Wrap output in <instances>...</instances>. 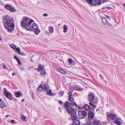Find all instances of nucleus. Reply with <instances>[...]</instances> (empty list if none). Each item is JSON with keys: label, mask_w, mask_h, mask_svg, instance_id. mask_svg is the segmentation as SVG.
Masks as SVG:
<instances>
[{"label": "nucleus", "mask_w": 125, "mask_h": 125, "mask_svg": "<svg viewBox=\"0 0 125 125\" xmlns=\"http://www.w3.org/2000/svg\"><path fill=\"white\" fill-rule=\"evenodd\" d=\"M5 28L9 32H12L14 27V21L12 18L10 19V17L7 15L2 20Z\"/></svg>", "instance_id": "nucleus-1"}, {"label": "nucleus", "mask_w": 125, "mask_h": 125, "mask_svg": "<svg viewBox=\"0 0 125 125\" xmlns=\"http://www.w3.org/2000/svg\"><path fill=\"white\" fill-rule=\"evenodd\" d=\"M75 105L77 106V105L76 104L75 102L73 103H70L69 101L66 102L64 104V106L66 109L67 112L71 115V118L73 117H75L76 115V112L74 108L69 107V106H73Z\"/></svg>", "instance_id": "nucleus-2"}, {"label": "nucleus", "mask_w": 125, "mask_h": 125, "mask_svg": "<svg viewBox=\"0 0 125 125\" xmlns=\"http://www.w3.org/2000/svg\"><path fill=\"white\" fill-rule=\"evenodd\" d=\"M4 7L7 10H9L11 12H14L16 11L14 7L9 4H6Z\"/></svg>", "instance_id": "nucleus-3"}, {"label": "nucleus", "mask_w": 125, "mask_h": 125, "mask_svg": "<svg viewBox=\"0 0 125 125\" xmlns=\"http://www.w3.org/2000/svg\"><path fill=\"white\" fill-rule=\"evenodd\" d=\"M88 121L90 122L93 120L94 115V113L91 111H89L88 113Z\"/></svg>", "instance_id": "nucleus-4"}, {"label": "nucleus", "mask_w": 125, "mask_h": 125, "mask_svg": "<svg viewBox=\"0 0 125 125\" xmlns=\"http://www.w3.org/2000/svg\"><path fill=\"white\" fill-rule=\"evenodd\" d=\"M73 120V125H80V121L78 120V118L77 115L75 117L73 116L71 118Z\"/></svg>", "instance_id": "nucleus-5"}, {"label": "nucleus", "mask_w": 125, "mask_h": 125, "mask_svg": "<svg viewBox=\"0 0 125 125\" xmlns=\"http://www.w3.org/2000/svg\"><path fill=\"white\" fill-rule=\"evenodd\" d=\"M78 114L80 118L83 119L87 115V113L85 111L79 110L78 111Z\"/></svg>", "instance_id": "nucleus-6"}, {"label": "nucleus", "mask_w": 125, "mask_h": 125, "mask_svg": "<svg viewBox=\"0 0 125 125\" xmlns=\"http://www.w3.org/2000/svg\"><path fill=\"white\" fill-rule=\"evenodd\" d=\"M3 95L7 98H8L9 100H12L13 99V97L11 94L7 91H5L4 92Z\"/></svg>", "instance_id": "nucleus-7"}, {"label": "nucleus", "mask_w": 125, "mask_h": 125, "mask_svg": "<svg viewBox=\"0 0 125 125\" xmlns=\"http://www.w3.org/2000/svg\"><path fill=\"white\" fill-rule=\"evenodd\" d=\"M107 119L109 121L110 120H113L116 119L117 117L115 114H110L107 116Z\"/></svg>", "instance_id": "nucleus-8"}, {"label": "nucleus", "mask_w": 125, "mask_h": 125, "mask_svg": "<svg viewBox=\"0 0 125 125\" xmlns=\"http://www.w3.org/2000/svg\"><path fill=\"white\" fill-rule=\"evenodd\" d=\"M102 2V0H94L93 6L100 5L101 4Z\"/></svg>", "instance_id": "nucleus-9"}, {"label": "nucleus", "mask_w": 125, "mask_h": 125, "mask_svg": "<svg viewBox=\"0 0 125 125\" xmlns=\"http://www.w3.org/2000/svg\"><path fill=\"white\" fill-rule=\"evenodd\" d=\"M69 95L68 100L70 101L71 103L73 102H74V99L73 98V96L72 95V92H69L68 93Z\"/></svg>", "instance_id": "nucleus-10"}, {"label": "nucleus", "mask_w": 125, "mask_h": 125, "mask_svg": "<svg viewBox=\"0 0 125 125\" xmlns=\"http://www.w3.org/2000/svg\"><path fill=\"white\" fill-rule=\"evenodd\" d=\"M121 118H118L117 119H115L113 122L118 125H121V122L123 123V121L122 120H121Z\"/></svg>", "instance_id": "nucleus-11"}, {"label": "nucleus", "mask_w": 125, "mask_h": 125, "mask_svg": "<svg viewBox=\"0 0 125 125\" xmlns=\"http://www.w3.org/2000/svg\"><path fill=\"white\" fill-rule=\"evenodd\" d=\"M95 95L93 94H89L88 97V100L89 101L92 102L95 97Z\"/></svg>", "instance_id": "nucleus-12"}, {"label": "nucleus", "mask_w": 125, "mask_h": 125, "mask_svg": "<svg viewBox=\"0 0 125 125\" xmlns=\"http://www.w3.org/2000/svg\"><path fill=\"white\" fill-rule=\"evenodd\" d=\"M83 107L84 109L86 111H89L91 110L90 106L88 104H84Z\"/></svg>", "instance_id": "nucleus-13"}, {"label": "nucleus", "mask_w": 125, "mask_h": 125, "mask_svg": "<svg viewBox=\"0 0 125 125\" xmlns=\"http://www.w3.org/2000/svg\"><path fill=\"white\" fill-rule=\"evenodd\" d=\"M93 102L92 103V102H90L89 103V104L90 105L91 110L93 111L96 108V106L94 104Z\"/></svg>", "instance_id": "nucleus-14"}, {"label": "nucleus", "mask_w": 125, "mask_h": 125, "mask_svg": "<svg viewBox=\"0 0 125 125\" xmlns=\"http://www.w3.org/2000/svg\"><path fill=\"white\" fill-rule=\"evenodd\" d=\"M0 105L1 108H2L6 106L5 103L3 102V101L0 99Z\"/></svg>", "instance_id": "nucleus-15"}, {"label": "nucleus", "mask_w": 125, "mask_h": 125, "mask_svg": "<svg viewBox=\"0 0 125 125\" xmlns=\"http://www.w3.org/2000/svg\"><path fill=\"white\" fill-rule=\"evenodd\" d=\"M73 88L74 90L79 91H81L83 90V89L81 88V87L78 85L75 86L74 87H73Z\"/></svg>", "instance_id": "nucleus-16"}, {"label": "nucleus", "mask_w": 125, "mask_h": 125, "mask_svg": "<svg viewBox=\"0 0 125 125\" xmlns=\"http://www.w3.org/2000/svg\"><path fill=\"white\" fill-rule=\"evenodd\" d=\"M38 68H37L38 71H41V70H43L44 68V66L43 65H42L41 64H39L38 65Z\"/></svg>", "instance_id": "nucleus-17"}, {"label": "nucleus", "mask_w": 125, "mask_h": 125, "mask_svg": "<svg viewBox=\"0 0 125 125\" xmlns=\"http://www.w3.org/2000/svg\"><path fill=\"white\" fill-rule=\"evenodd\" d=\"M102 20L103 24L104 25H106L107 24L108 22L106 18L104 17L102 18Z\"/></svg>", "instance_id": "nucleus-18"}, {"label": "nucleus", "mask_w": 125, "mask_h": 125, "mask_svg": "<svg viewBox=\"0 0 125 125\" xmlns=\"http://www.w3.org/2000/svg\"><path fill=\"white\" fill-rule=\"evenodd\" d=\"M15 94L16 97L17 98H19L21 97L22 95V94L19 92H16Z\"/></svg>", "instance_id": "nucleus-19"}, {"label": "nucleus", "mask_w": 125, "mask_h": 125, "mask_svg": "<svg viewBox=\"0 0 125 125\" xmlns=\"http://www.w3.org/2000/svg\"><path fill=\"white\" fill-rule=\"evenodd\" d=\"M21 24L22 27L24 28L27 25V23L22 20L21 21Z\"/></svg>", "instance_id": "nucleus-20"}, {"label": "nucleus", "mask_w": 125, "mask_h": 125, "mask_svg": "<svg viewBox=\"0 0 125 125\" xmlns=\"http://www.w3.org/2000/svg\"><path fill=\"white\" fill-rule=\"evenodd\" d=\"M94 0H86V2L89 3L91 6H93V2Z\"/></svg>", "instance_id": "nucleus-21"}, {"label": "nucleus", "mask_w": 125, "mask_h": 125, "mask_svg": "<svg viewBox=\"0 0 125 125\" xmlns=\"http://www.w3.org/2000/svg\"><path fill=\"white\" fill-rule=\"evenodd\" d=\"M25 29L27 31H33V29L31 28L30 26L27 25L25 27Z\"/></svg>", "instance_id": "nucleus-22"}, {"label": "nucleus", "mask_w": 125, "mask_h": 125, "mask_svg": "<svg viewBox=\"0 0 125 125\" xmlns=\"http://www.w3.org/2000/svg\"><path fill=\"white\" fill-rule=\"evenodd\" d=\"M37 89L38 91V92L39 93L41 92L43 90V88H42V85H40L38 87Z\"/></svg>", "instance_id": "nucleus-23"}, {"label": "nucleus", "mask_w": 125, "mask_h": 125, "mask_svg": "<svg viewBox=\"0 0 125 125\" xmlns=\"http://www.w3.org/2000/svg\"><path fill=\"white\" fill-rule=\"evenodd\" d=\"M46 94L50 96H54L53 94H52V91L51 89H50L49 91L47 92Z\"/></svg>", "instance_id": "nucleus-24"}, {"label": "nucleus", "mask_w": 125, "mask_h": 125, "mask_svg": "<svg viewBox=\"0 0 125 125\" xmlns=\"http://www.w3.org/2000/svg\"><path fill=\"white\" fill-rule=\"evenodd\" d=\"M63 32L64 33H65L67 31V30L68 29L67 26L66 25H63Z\"/></svg>", "instance_id": "nucleus-25"}, {"label": "nucleus", "mask_w": 125, "mask_h": 125, "mask_svg": "<svg viewBox=\"0 0 125 125\" xmlns=\"http://www.w3.org/2000/svg\"><path fill=\"white\" fill-rule=\"evenodd\" d=\"M31 27L33 29H35L36 28H38V26L37 24L35 23H33L31 25Z\"/></svg>", "instance_id": "nucleus-26"}, {"label": "nucleus", "mask_w": 125, "mask_h": 125, "mask_svg": "<svg viewBox=\"0 0 125 125\" xmlns=\"http://www.w3.org/2000/svg\"><path fill=\"white\" fill-rule=\"evenodd\" d=\"M57 70L59 72H60L61 73L63 74H65L66 73L65 71L60 68H58L57 69Z\"/></svg>", "instance_id": "nucleus-27"}, {"label": "nucleus", "mask_w": 125, "mask_h": 125, "mask_svg": "<svg viewBox=\"0 0 125 125\" xmlns=\"http://www.w3.org/2000/svg\"><path fill=\"white\" fill-rule=\"evenodd\" d=\"M93 124L95 125H98V124L100 123V121L94 119L93 121Z\"/></svg>", "instance_id": "nucleus-28"}, {"label": "nucleus", "mask_w": 125, "mask_h": 125, "mask_svg": "<svg viewBox=\"0 0 125 125\" xmlns=\"http://www.w3.org/2000/svg\"><path fill=\"white\" fill-rule=\"evenodd\" d=\"M38 28H36L34 30V32L35 34L37 35L40 32V30L39 29H38Z\"/></svg>", "instance_id": "nucleus-29"}, {"label": "nucleus", "mask_w": 125, "mask_h": 125, "mask_svg": "<svg viewBox=\"0 0 125 125\" xmlns=\"http://www.w3.org/2000/svg\"><path fill=\"white\" fill-rule=\"evenodd\" d=\"M92 101L93 104H96L98 102V98H94V99H93Z\"/></svg>", "instance_id": "nucleus-30"}, {"label": "nucleus", "mask_w": 125, "mask_h": 125, "mask_svg": "<svg viewBox=\"0 0 125 125\" xmlns=\"http://www.w3.org/2000/svg\"><path fill=\"white\" fill-rule=\"evenodd\" d=\"M46 73L45 70H42L40 74L41 75L43 76Z\"/></svg>", "instance_id": "nucleus-31"}, {"label": "nucleus", "mask_w": 125, "mask_h": 125, "mask_svg": "<svg viewBox=\"0 0 125 125\" xmlns=\"http://www.w3.org/2000/svg\"><path fill=\"white\" fill-rule=\"evenodd\" d=\"M10 47L12 49L15 50L16 47V46L13 44H11L10 45Z\"/></svg>", "instance_id": "nucleus-32"}, {"label": "nucleus", "mask_w": 125, "mask_h": 125, "mask_svg": "<svg viewBox=\"0 0 125 125\" xmlns=\"http://www.w3.org/2000/svg\"><path fill=\"white\" fill-rule=\"evenodd\" d=\"M47 86H48V85L47 84H45L44 85V86L43 87V88L44 90L45 91H47L48 90Z\"/></svg>", "instance_id": "nucleus-33"}, {"label": "nucleus", "mask_w": 125, "mask_h": 125, "mask_svg": "<svg viewBox=\"0 0 125 125\" xmlns=\"http://www.w3.org/2000/svg\"><path fill=\"white\" fill-rule=\"evenodd\" d=\"M21 119L24 121H27V117L25 116L24 115H23L21 116Z\"/></svg>", "instance_id": "nucleus-34"}, {"label": "nucleus", "mask_w": 125, "mask_h": 125, "mask_svg": "<svg viewBox=\"0 0 125 125\" xmlns=\"http://www.w3.org/2000/svg\"><path fill=\"white\" fill-rule=\"evenodd\" d=\"M29 20V18H28L25 17L23 18V21H24L25 22L27 23V22Z\"/></svg>", "instance_id": "nucleus-35"}, {"label": "nucleus", "mask_w": 125, "mask_h": 125, "mask_svg": "<svg viewBox=\"0 0 125 125\" xmlns=\"http://www.w3.org/2000/svg\"><path fill=\"white\" fill-rule=\"evenodd\" d=\"M53 27H51L49 29V31L50 32H52L53 31Z\"/></svg>", "instance_id": "nucleus-36"}, {"label": "nucleus", "mask_w": 125, "mask_h": 125, "mask_svg": "<svg viewBox=\"0 0 125 125\" xmlns=\"http://www.w3.org/2000/svg\"><path fill=\"white\" fill-rule=\"evenodd\" d=\"M18 54L23 56L26 55V54L24 53L23 52H21L20 53H19Z\"/></svg>", "instance_id": "nucleus-37"}, {"label": "nucleus", "mask_w": 125, "mask_h": 125, "mask_svg": "<svg viewBox=\"0 0 125 125\" xmlns=\"http://www.w3.org/2000/svg\"><path fill=\"white\" fill-rule=\"evenodd\" d=\"M16 51L18 52V54L20 52V49L19 47L16 48H15Z\"/></svg>", "instance_id": "nucleus-38"}, {"label": "nucleus", "mask_w": 125, "mask_h": 125, "mask_svg": "<svg viewBox=\"0 0 125 125\" xmlns=\"http://www.w3.org/2000/svg\"><path fill=\"white\" fill-rule=\"evenodd\" d=\"M68 61H69V63H73V62H74V61L73 60L71 59H68Z\"/></svg>", "instance_id": "nucleus-39"}, {"label": "nucleus", "mask_w": 125, "mask_h": 125, "mask_svg": "<svg viewBox=\"0 0 125 125\" xmlns=\"http://www.w3.org/2000/svg\"><path fill=\"white\" fill-rule=\"evenodd\" d=\"M2 65L4 68L5 69H7V68H6L5 64L4 63H3L2 64Z\"/></svg>", "instance_id": "nucleus-40"}, {"label": "nucleus", "mask_w": 125, "mask_h": 125, "mask_svg": "<svg viewBox=\"0 0 125 125\" xmlns=\"http://www.w3.org/2000/svg\"><path fill=\"white\" fill-rule=\"evenodd\" d=\"M17 61L19 65H21V63L20 59H18L17 60Z\"/></svg>", "instance_id": "nucleus-41"}, {"label": "nucleus", "mask_w": 125, "mask_h": 125, "mask_svg": "<svg viewBox=\"0 0 125 125\" xmlns=\"http://www.w3.org/2000/svg\"><path fill=\"white\" fill-rule=\"evenodd\" d=\"M63 91H61L60 93H59V94L61 95V96H63Z\"/></svg>", "instance_id": "nucleus-42"}, {"label": "nucleus", "mask_w": 125, "mask_h": 125, "mask_svg": "<svg viewBox=\"0 0 125 125\" xmlns=\"http://www.w3.org/2000/svg\"><path fill=\"white\" fill-rule=\"evenodd\" d=\"M84 125H94V124L93 123H86L84 124Z\"/></svg>", "instance_id": "nucleus-43"}, {"label": "nucleus", "mask_w": 125, "mask_h": 125, "mask_svg": "<svg viewBox=\"0 0 125 125\" xmlns=\"http://www.w3.org/2000/svg\"><path fill=\"white\" fill-rule=\"evenodd\" d=\"M106 8L108 10H110L112 9V7L110 6H107L106 7Z\"/></svg>", "instance_id": "nucleus-44"}, {"label": "nucleus", "mask_w": 125, "mask_h": 125, "mask_svg": "<svg viewBox=\"0 0 125 125\" xmlns=\"http://www.w3.org/2000/svg\"><path fill=\"white\" fill-rule=\"evenodd\" d=\"M99 76H100V77L101 79H102V80L104 79V77H103V76L102 75H101V74H100L99 75Z\"/></svg>", "instance_id": "nucleus-45"}, {"label": "nucleus", "mask_w": 125, "mask_h": 125, "mask_svg": "<svg viewBox=\"0 0 125 125\" xmlns=\"http://www.w3.org/2000/svg\"><path fill=\"white\" fill-rule=\"evenodd\" d=\"M13 58L16 60L18 59V58L16 56L14 55V56Z\"/></svg>", "instance_id": "nucleus-46"}, {"label": "nucleus", "mask_w": 125, "mask_h": 125, "mask_svg": "<svg viewBox=\"0 0 125 125\" xmlns=\"http://www.w3.org/2000/svg\"><path fill=\"white\" fill-rule=\"evenodd\" d=\"M60 104H63V103L62 102V101H60L58 102Z\"/></svg>", "instance_id": "nucleus-47"}, {"label": "nucleus", "mask_w": 125, "mask_h": 125, "mask_svg": "<svg viewBox=\"0 0 125 125\" xmlns=\"http://www.w3.org/2000/svg\"><path fill=\"white\" fill-rule=\"evenodd\" d=\"M31 23H32L29 20V21H28V24H27V25L30 26Z\"/></svg>", "instance_id": "nucleus-48"}, {"label": "nucleus", "mask_w": 125, "mask_h": 125, "mask_svg": "<svg viewBox=\"0 0 125 125\" xmlns=\"http://www.w3.org/2000/svg\"><path fill=\"white\" fill-rule=\"evenodd\" d=\"M43 15L44 16H48V15L47 13H44L43 14Z\"/></svg>", "instance_id": "nucleus-49"}, {"label": "nucleus", "mask_w": 125, "mask_h": 125, "mask_svg": "<svg viewBox=\"0 0 125 125\" xmlns=\"http://www.w3.org/2000/svg\"><path fill=\"white\" fill-rule=\"evenodd\" d=\"M29 20L31 23L34 22V21L31 19H30Z\"/></svg>", "instance_id": "nucleus-50"}, {"label": "nucleus", "mask_w": 125, "mask_h": 125, "mask_svg": "<svg viewBox=\"0 0 125 125\" xmlns=\"http://www.w3.org/2000/svg\"><path fill=\"white\" fill-rule=\"evenodd\" d=\"M14 122V120H11V123H13Z\"/></svg>", "instance_id": "nucleus-51"}, {"label": "nucleus", "mask_w": 125, "mask_h": 125, "mask_svg": "<svg viewBox=\"0 0 125 125\" xmlns=\"http://www.w3.org/2000/svg\"><path fill=\"white\" fill-rule=\"evenodd\" d=\"M7 89L6 88H4V89H3L4 92L5 91H7Z\"/></svg>", "instance_id": "nucleus-52"}, {"label": "nucleus", "mask_w": 125, "mask_h": 125, "mask_svg": "<svg viewBox=\"0 0 125 125\" xmlns=\"http://www.w3.org/2000/svg\"><path fill=\"white\" fill-rule=\"evenodd\" d=\"M106 17L107 18H108L109 20L110 19V18H109V16L107 15L106 16Z\"/></svg>", "instance_id": "nucleus-53"}, {"label": "nucleus", "mask_w": 125, "mask_h": 125, "mask_svg": "<svg viewBox=\"0 0 125 125\" xmlns=\"http://www.w3.org/2000/svg\"><path fill=\"white\" fill-rule=\"evenodd\" d=\"M96 111L97 112H98L99 111V110L98 109H96Z\"/></svg>", "instance_id": "nucleus-54"}, {"label": "nucleus", "mask_w": 125, "mask_h": 125, "mask_svg": "<svg viewBox=\"0 0 125 125\" xmlns=\"http://www.w3.org/2000/svg\"><path fill=\"white\" fill-rule=\"evenodd\" d=\"M20 69L21 70H22V69H24L23 68V67H20Z\"/></svg>", "instance_id": "nucleus-55"}, {"label": "nucleus", "mask_w": 125, "mask_h": 125, "mask_svg": "<svg viewBox=\"0 0 125 125\" xmlns=\"http://www.w3.org/2000/svg\"><path fill=\"white\" fill-rule=\"evenodd\" d=\"M9 116V115H6V116H5L6 117H8V116Z\"/></svg>", "instance_id": "nucleus-56"}, {"label": "nucleus", "mask_w": 125, "mask_h": 125, "mask_svg": "<svg viewBox=\"0 0 125 125\" xmlns=\"http://www.w3.org/2000/svg\"><path fill=\"white\" fill-rule=\"evenodd\" d=\"M14 73H13L12 74V76H14Z\"/></svg>", "instance_id": "nucleus-57"}, {"label": "nucleus", "mask_w": 125, "mask_h": 125, "mask_svg": "<svg viewBox=\"0 0 125 125\" xmlns=\"http://www.w3.org/2000/svg\"><path fill=\"white\" fill-rule=\"evenodd\" d=\"M123 5L124 6H125V4H123Z\"/></svg>", "instance_id": "nucleus-58"}, {"label": "nucleus", "mask_w": 125, "mask_h": 125, "mask_svg": "<svg viewBox=\"0 0 125 125\" xmlns=\"http://www.w3.org/2000/svg\"><path fill=\"white\" fill-rule=\"evenodd\" d=\"M24 101V99H23L22 100V101H21V102H23V101Z\"/></svg>", "instance_id": "nucleus-59"}, {"label": "nucleus", "mask_w": 125, "mask_h": 125, "mask_svg": "<svg viewBox=\"0 0 125 125\" xmlns=\"http://www.w3.org/2000/svg\"><path fill=\"white\" fill-rule=\"evenodd\" d=\"M31 67H33V66H31L30 67V68H31Z\"/></svg>", "instance_id": "nucleus-60"}, {"label": "nucleus", "mask_w": 125, "mask_h": 125, "mask_svg": "<svg viewBox=\"0 0 125 125\" xmlns=\"http://www.w3.org/2000/svg\"><path fill=\"white\" fill-rule=\"evenodd\" d=\"M31 62H33V61L32 60H31Z\"/></svg>", "instance_id": "nucleus-61"}, {"label": "nucleus", "mask_w": 125, "mask_h": 125, "mask_svg": "<svg viewBox=\"0 0 125 125\" xmlns=\"http://www.w3.org/2000/svg\"><path fill=\"white\" fill-rule=\"evenodd\" d=\"M112 125H115L114 124H112Z\"/></svg>", "instance_id": "nucleus-62"}]
</instances>
